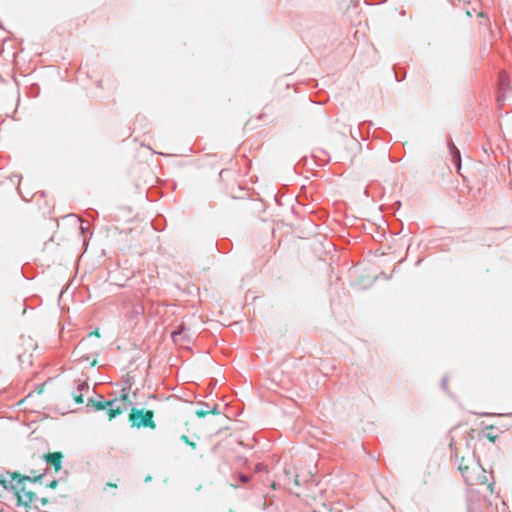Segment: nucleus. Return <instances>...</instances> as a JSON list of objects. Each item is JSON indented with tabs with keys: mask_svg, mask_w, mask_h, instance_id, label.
Listing matches in <instances>:
<instances>
[{
	"mask_svg": "<svg viewBox=\"0 0 512 512\" xmlns=\"http://www.w3.org/2000/svg\"><path fill=\"white\" fill-rule=\"evenodd\" d=\"M128 420L132 427L136 428H150L154 430L156 423L154 421V412L152 410H143L138 408H131Z\"/></svg>",
	"mask_w": 512,
	"mask_h": 512,
	"instance_id": "nucleus-3",
	"label": "nucleus"
},
{
	"mask_svg": "<svg viewBox=\"0 0 512 512\" xmlns=\"http://www.w3.org/2000/svg\"><path fill=\"white\" fill-rule=\"evenodd\" d=\"M38 502L40 503L41 506H45L48 504L49 500H48V498L43 497V498L38 499L37 503Z\"/></svg>",
	"mask_w": 512,
	"mask_h": 512,
	"instance_id": "nucleus-14",
	"label": "nucleus"
},
{
	"mask_svg": "<svg viewBox=\"0 0 512 512\" xmlns=\"http://www.w3.org/2000/svg\"><path fill=\"white\" fill-rule=\"evenodd\" d=\"M459 470L468 485H487L490 492H493L492 484L488 483L487 471L473 456L462 457Z\"/></svg>",
	"mask_w": 512,
	"mask_h": 512,
	"instance_id": "nucleus-2",
	"label": "nucleus"
},
{
	"mask_svg": "<svg viewBox=\"0 0 512 512\" xmlns=\"http://www.w3.org/2000/svg\"><path fill=\"white\" fill-rule=\"evenodd\" d=\"M133 312L136 314V315H139L142 313V307L141 306H135L134 309H133Z\"/></svg>",
	"mask_w": 512,
	"mask_h": 512,
	"instance_id": "nucleus-17",
	"label": "nucleus"
},
{
	"mask_svg": "<svg viewBox=\"0 0 512 512\" xmlns=\"http://www.w3.org/2000/svg\"><path fill=\"white\" fill-rule=\"evenodd\" d=\"M9 479H2L0 483L5 489H11L17 498L18 505H23L27 509H39L37 505V496L31 489L27 488V482H36L42 479V475L33 479L29 476H23L19 473H8Z\"/></svg>",
	"mask_w": 512,
	"mask_h": 512,
	"instance_id": "nucleus-1",
	"label": "nucleus"
},
{
	"mask_svg": "<svg viewBox=\"0 0 512 512\" xmlns=\"http://www.w3.org/2000/svg\"><path fill=\"white\" fill-rule=\"evenodd\" d=\"M455 155L457 157V169H458V171H460L461 163H460V155H459V151L458 150L455 151Z\"/></svg>",
	"mask_w": 512,
	"mask_h": 512,
	"instance_id": "nucleus-15",
	"label": "nucleus"
},
{
	"mask_svg": "<svg viewBox=\"0 0 512 512\" xmlns=\"http://www.w3.org/2000/svg\"><path fill=\"white\" fill-rule=\"evenodd\" d=\"M74 401H75L77 404H82V403L84 402L83 396H82V395H75V396H74Z\"/></svg>",
	"mask_w": 512,
	"mask_h": 512,
	"instance_id": "nucleus-13",
	"label": "nucleus"
},
{
	"mask_svg": "<svg viewBox=\"0 0 512 512\" xmlns=\"http://www.w3.org/2000/svg\"><path fill=\"white\" fill-rule=\"evenodd\" d=\"M209 414H219L217 406H214L211 410H208Z\"/></svg>",
	"mask_w": 512,
	"mask_h": 512,
	"instance_id": "nucleus-19",
	"label": "nucleus"
},
{
	"mask_svg": "<svg viewBox=\"0 0 512 512\" xmlns=\"http://www.w3.org/2000/svg\"><path fill=\"white\" fill-rule=\"evenodd\" d=\"M485 437L490 441V442H495L496 439H497V435L491 433V432H486L485 434Z\"/></svg>",
	"mask_w": 512,
	"mask_h": 512,
	"instance_id": "nucleus-11",
	"label": "nucleus"
},
{
	"mask_svg": "<svg viewBox=\"0 0 512 512\" xmlns=\"http://www.w3.org/2000/svg\"><path fill=\"white\" fill-rule=\"evenodd\" d=\"M57 485H58V482H57L56 480H53V481H51V482L47 485V487H48V488H51V489H54V488H56V487H57Z\"/></svg>",
	"mask_w": 512,
	"mask_h": 512,
	"instance_id": "nucleus-16",
	"label": "nucleus"
},
{
	"mask_svg": "<svg viewBox=\"0 0 512 512\" xmlns=\"http://www.w3.org/2000/svg\"><path fill=\"white\" fill-rule=\"evenodd\" d=\"M285 474H286L289 478H291V473H290L288 470H286V471H285Z\"/></svg>",
	"mask_w": 512,
	"mask_h": 512,
	"instance_id": "nucleus-23",
	"label": "nucleus"
},
{
	"mask_svg": "<svg viewBox=\"0 0 512 512\" xmlns=\"http://www.w3.org/2000/svg\"><path fill=\"white\" fill-rule=\"evenodd\" d=\"M63 454L61 452L47 453L43 456L45 461L50 464L56 472L62 468Z\"/></svg>",
	"mask_w": 512,
	"mask_h": 512,
	"instance_id": "nucleus-6",
	"label": "nucleus"
},
{
	"mask_svg": "<svg viewBox=\"0 0 512 512\" xmlns=\"http://www.w3.org/2000/svg\"><path fill=\"white\" fill-rule=\"evenodd\" d=\"M117 402H118L117 398H115L113 400H109V401H105V400H99V401L90 400L88 405L91 404L92 407L96 411L107 410L108 419L112 420L116 416L121 415L126 410V406L124 408H122L120 406H115V404Z\"/></svg>",
	"mask_w": 512,
	"mask_h": 512,
	"instance_id": "nucleus-4",
	"label": "nucleus"
},
{
	"mask_svg": "<svg viewBox=\"0 0 512 512\" xmlns=\"http://www.w3.org/2000/svg\"><path fill=\"white\" fill-rule=\"evenodd\" d=\"M293 481H294V484H295L296 486H299V485H300L299 480H298V475H295V477H294V480H293Z\"/></svg>",
	"mask_w": 512,
	"mask_h": 512,
	"instance_id": "nucleus-20",
	"label": "nucleus"
},
{
	"mask_svg": "<svg viewBox=\"0 0 512 512\" xmlns=\"http://www.w3.org/2000/svg\"><path fill=\"white\" fill-rule=\"evenodd\" d=\"M89 336H95V337H98V338H99V337L101 336L99 329H95L94 331H92V332L89 334Z\"/></svg>",
	"mask_w": 512,
	"mask_h": 512,
	"instance_id": "nucleus-18",
	"label": "nucleus"
},
{
	"mask_svg": "<svg viewBox=\"0 0 512 512\" xmlns=\"http://www.w3.org/2000/svg\"><path fill=\"white\" fill-rule=\"evenodd\" d=\"M181 440L184 441L187 445H189L191 448H196V443L190 441L189 437L187 435H182Z\"/></svg>",
	"mask_w": 512,
	"mask_h": 512,
	"instance_id": "nucleus-10",
	"label": "nucleus"
},
{
	"mask_svg": "<svg viewBox=\"0 0 512 512\" xmlns=\"http://www.w3.org/2000/svg\"><path fill=\"white\" fill-rule=\"evenodd\" d=\"M501 99H502V96H501V95H499V96H498V101H501Z\"/></svg>",
	"mask_w": 512,
	"mask_h": 512,
	"instance_id": "nucleus-24",
	"label": "nucleus"
},
{
	"mask_svg": "<svg viewBox=\"0 0 512 512\" xmlns=\"http://www.w3.org/2000/svg\"><path fill=\"white\" fill-rule=\"evenodd\" d=\"M36 349V344L31 340H24L21 344L17 346V354L19 361L22 365H31L32 364V352Z\"/></svg>",
	"mask_w": 512,
	"mask_h": 512,
	"instance_id": "nucleus-5",
	"label": "nucleus"
},
{
	"mask_svg": "<svg viewBox=\"0 0 512 512\" xmlns=\"http://www.w3.org/2000/svg\"><path fill=\"white\" fill-rule=\"evenodd\" d=\"M195 414H196L198 417L202 418V417H205L206 415H208V414H209V412H208V410L199 409V410H197V411L195 412Z\"/></svg>",
	"mask_w": 512,
	"mask_h": 512,
	"instance_id": "nucleus-12",
	"label": "nucleus"
},
{
	"mask_svg": "<svg viewBox=\"0 0 512 512\" xmlns=\"http://www.w3.org/2000/svg\"><path fill=\"white\" fill-rule=\"evenodd\" d=\"M120 401L122 404L119 406L122 408H124L126 406V409H127L128 406L132 405V401L129 399L128 394L125 392L124 389L122 390Z\"/></svg>",
	"mask_w": 512,
	"mask_h": 512,
	"instance_id": "nucleus-9",
	"label": "nucleus"
},
{
	"mask_svg": "<svg viewBox=\"0 0 512 512\" xmlns=\"http://www.w3.org/2000/svg\"><path fill=\"white\" fill-rule=\"evenodd\" d=\"M508 86V76L505 72L499 74V90L503 91Z\"/></svg>",
	"mask_w": 512,
	"mask_h": 512,
	"instance_id": "nucleus-8",
	"label": "nucleus"
},
{
	"mask_svg": "<svg viewBox=\"0 0 512 512\" xmlns=\"http://www.w3.org/2000/svg\"><path fill=\"white\" fill-rule=\"evenodd\" d=\"M172 340L179 346H184L188 342V337L184 333V326H180L178 330H175L171 334Z\"/></svg>",
	"mask_w": 512,
	"mask_h": 512,
	"instance_id": "nucleus-7",
	"label": "nucleus"
},
{
	"mask_svg": "<svg viewBox=\"0 0 512 512\" xmlns=\"http://www.w3.org/2000/svg\"><path fill=\"white\" fill-rule=\"evenodd\" d=\"M240 478H241V480H242L243 482H247V481H248V478H247L246 476H244V475H241V477H240Z\"/></svg>",
	"mask_w": 512,
	"mask_h": 512,
	"instance_id": "nucleus-21",
	"label": "nucleus"
},
{
	"mask_svg": "<svg viewBox=\"0 0 512 512\" xmlns=\"http://www.w3.org/2000/svg\"><path fill=\"white\" fill-rule=\"evenodd\" d=\"M107 486H109V487H113V488H116V487H117V485H116V484H113V483H107Z\"/></svg>",
	"mask_w": 512,
	"mask_h": 512,
	"instance_id": "nucleus-22",
	"label": "nucleus"
}]
</instances>
